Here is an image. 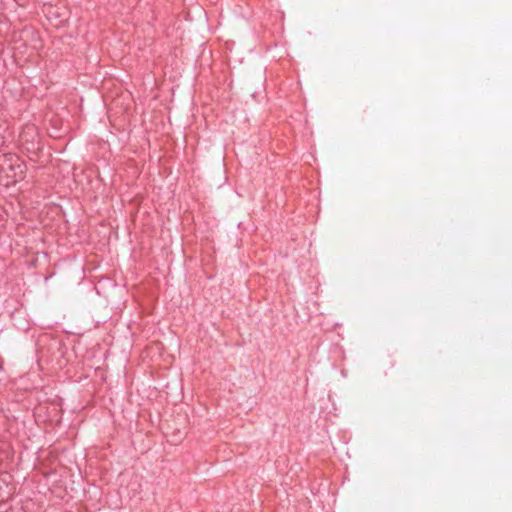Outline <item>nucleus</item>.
<instances>
[{
    "label": "nucleus",
    "mask_w": 512,
    "mask_h": 512,
    "mask_svg": "<svg viewBox=\"0 0 512 512\" xmlns=\"http://www.w3.org/2000/svg\"><path fill=\"white\" fill-rule=\"evenodd\" d=\"M0 167L5 171L6 185L17 182L23 178V167L19 160L13 157H3L0 159Z\"/></svg>",
    "instance_id": "f257e3e1"
},
{
    "label": "nucleus",
    "mask_w": 512,
    "mask_h": 512,
    "mask_svg": "<svg viewBox=\"0 0 512 512\" xmlns=\"http://www.w3.org/2000/svg\"><path fill=\"white\" fill-rule=\"evenodd\" d=\"M8 475L0 477V503L7 500L12 494V487L7 483Z\"/></svg>",
    "instance_id": "f03ea898"
},
{
    "label": "nucleus",
    "mask_w": 512,
    "mask_h": 512,
    "mask_svg": "<svg viewBox=\"0 0 512 512\" xmlns=\"http://www.w3.org/2000/svg\"><path fill=\"white\" fill-rule=\"evenodd\" d=\"M60 8H55L51 5L45 7L46 15L51 19L53 17H60L62 14L58 11Z\"/></svg>",
    "instance_id": "7ed1b4c3"
}]
</instances>
